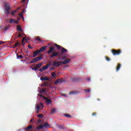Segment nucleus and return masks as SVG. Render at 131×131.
<instances>
[{
	"label": "nucleus",
	"mask_w": 131,
	"mask_h": 131,
	"mask_svg": "<svg viewBox=\"0 0 131 131\" xmlns=\"http://www.w3.org/2000/svg\"><path fill=\"white\" fill-rule=\"evenodd\" d=\"M55 46L57 48V50H61V54H59L58 52L54 51L50 55L51 59H53V58H54V57H57L58 56H61L62 54H65V53H67L68 50L66 49H65V48L61 47L60 45H58L57 44H56V43L55 44Z\"/></svg>",
	"instance_id": "1"
},
{
	"label": "nucleus",
	"mask_w": 131,
	"mask_h": 131,
	"mask_svg": "<svg viewBox=\"0 0 131 131\" xmlns=\"http://www.w3.org/2000/svg\"><path fill=\"white\" fill-rule=\"evenodd\" d=\"M112 53L113 54V56H118L120 54H121V50H115L112 49L111 50Z\"/></svg>",
	"instance_id": "2"
},
{
	"label": "nucleus",
	"mask_w": 131,
	"mask_h": 131,
	"mask_svg": "<svg viewBox=\"0 0 131 131\" xmlns=\"http://www.w3.org/2000/svg\"><path fill=\"white\" fill-rule=\"evenodd\" d=\"M38 96H39L40 98H43V99L45 100L47 105H50L52 102V100L51 99L42 96L41 94H39Z\"/></svg>",
	"instance_id": "3"
},
{
	"label": "nucleus",
	"mask_w": 131,
	"mask_h": 131,
	"mask_svg": "<svg viewBox=\"0 0 131 131\" xmlns=\"http://www.w3.org/2000/svg\"><path fill=\"white\" fill-rule=\"evenodd\" d=\"M4 8L6 12L5 14H7V15H9L10 14V5H9V4H6L5 5Z\"/></svg>",
	"instance_id": "4"
},
{
	"label": "nucleus",
	"mask_w": 131,
	"mask_h": 131,
	"mask_svg": "<svg viewBox=\"0 0 131 131\" xmlns=\"http://www.w3.org/2000/svg\"><path fill=\"white\" fill-rule=\"evenodd\" d=\"M53 65L54 67H59L62 65V61L54 60L53 61Z\"/></svg>",
	"instance_id": "5"
},
{
	"label": "nucleus",
	"mask_w": 131,
	"mask_h": 131,
	"mask_svg": "<svg viewBox=\"0 0 131 131\" xmlns=\"http://www.w3.org/2000/svg\"><path fill=\"white\" fill-rule=\"evenodd\" d=\"M40 60H41V57H36V58L32 59L30 63L32 64V63H36V62H38V61H39Z\"/></svg>",
	"instance_id": "6"
},
{
	"label": "nucleus",
	"mask_w": 131,
	"mask_h": 131,
	"mask_svg": "<svg viewBox=\"0 0 131 131\" xmlns=\"http://www.w3.org/2000/svg\"><path fill=\"white\" fill-rule=\"evenodd\" d=\"M10 24H13V23H15V24H18V20H16L14 19H10L9 22Z\"/></svg>",
	"instance_id": "7"
},
{
	"label": "nucleus",
	"mask_w": 131,
	"mask_h": 131,
	"mask_svg": "<svg viewBox=\"0 0 131 131\" xmlns=\"http://www.w3.org/2000/svg\"><path fill=\"white\" fill-rule=\"evenodd\" d=\"M64 81V79H58L55 81V84H58V83H62Z\"/></svg>",
	"instance_id": "8"
},
{
	"label": "nucleus",
	"mask_w": 131,
	"mask_h": 131,
	"mask_svg": "<svg viewBox=\"0 0 131 131\" xmlns=\"http://www.w3.org/2000/svg\"><path fill=\"white\" fill-rule=\"evenodd\" d=\"M42 109V108H43V103H42V102L40 103L39 105H37L36 106V109H37V110H39V109Z\"/></svg>",
	"instance_id": "9"
},
{
	"label": "nucleus",
	"mask_w": 131,
	"mask_h": 131,
	"mask_svg": "<svg viewBox=\"0 0 131 131\" xmlns=\"http://www.w3.org/2000/svg\"><path fill=\"white\" fill-rule=\"evenodd\" d=\"M47 50V46H43L38 50V53H40V52H43Z\"/></svg>",
	"instance_id": "10"
},
{
	"label": "nucleus",
	"mask_w": 131,
	"mask_h": 131,
	"mask_svg": "<svg viewBox=\"0 0 131 131\" xmlns=\"http://www.w3.org/2000/svg\"><path fill=\"white\" fill-rule=\"evenodd\" d=\"M54 50H55V48H54L53 47H50L49 48V50L47 51L48 54L50 55V54H51V53H53V52L54 51Z\"/></svg>",
	"instance_id": "11"
},
{
	"label": "nucleus",
	"mask_w": 131,
	"mask_h": 131,
	"mask_svg": "<svg viewBox=\"0 0 131 131\" xmlns=\"http://www.w3.org/2000/svg\"><path fill=\"white\" fill-rule=\"evenodd\" d=\"M70 61H71V59H67L64 60L63 61H62V64H63V65L68 64V63H69V62H70Z\"/></svg>",
	"instance_id": "12"
},
{
	"label": "nucleus",
	"mask_w": 131,
	"mask_h": 131,
	"mask_svg": "<svg viewBox=\"0 0 131 131\" xmlns=\"http://www.w3.org/2000/svg\"><path fill=\"white\" fill-rule=\"evenodd\" d=\"M121 67V64L120 63H118L117 66L116 67V71H117V72H118V71H119Z\"/></svg>",
	"instance_id": "13"
},
{
	"label": "nucleus",
	"mask_w": 131,
	"mask_h": 131,
	"mask_svg": "<svg viewBox=\"0 0 131 131\" xmlns=\"http://www.w3.org/2000/svg\"><path fill=\"white\" fill-rule=\"evenodd\" d=\"M39 54V53H38V50L34 51L33 53V58L36 57V55H38Z\"/></svg>",
	"instance_id": "14"
},
{
	"label": "nucleus",
	"mask_w": 131,
	"mask_h": 131,
	"mask_svg": "<svg viewBox=\"0 0 131 131\" xmlns=\"http://www.w3.org/2000/svg\"><path fill=\"white\" fill-rule=\"evenodd\" d=\"M50 66H51L50 63L47 64V65L43 66L42 68L44 70H47V69H48V68H49V67H50Z\"/></svg>",
	"instance_id": "15"
},
{
	"label": "nucleus",
	"mask_w": 131,
	"mask_h": 131,
	"mask_svg": "<svg viewBox=\"0 0 131 131\" xmlns=\"http://www.w3.org/2000/svg\"><path fill=\"white\" fill-rule=\"evenodd\" d=\"M42 66V63H40L37 64H36V68L37 69H37L40 68V67H41Z\"/></svg>",
	"instance_id": "16"
},
{
	"label": "nucleus",
	"mask_w": 131,
	"mask_h": 131,
	"mask_svg": "<svg viewBox=\"0 0 131 131\" xmlns=\"http://www.w3.org/2000/svg\"><path fill=\"white\" fill-rule=\"evenodd\" d=\"M49 78L48 77H42L40 78V80H49Z\"/></svg>",
	"instance_id": "17"
},
{
	"label": "nucleus",
	"mask_w": 131,
	"mask_h": 131,
	"mask_svg": "<svg viewBox=\"0 0 131 131\" xmlns=\"http://www.w3.org/2000/svg\"><path fill=\"white\" fill-rule=\"evenodd\" d=\"M17 31H20V32H22V31H23V30H22V28H21V27H20V26H17Z\"/></svg>",
	"instance_id": "18"
},
{
	"label": "nucleus",
	"mask_w": 131,
	"mask_h": 131,
	"mask_svg": "<svg viewBox=\"0 0 131 131\" xmlns=\"http://www.w3.org/2000/svg\"><path fill=\"white\" fill-rule=\"evenodd\" d=\"M43 127H49L50 126V124L48 123V122H45L43 125Z\"/></svg>",
	"instance_id": "19"
},
{
	"label": "nucleus",
	"mask_w": 131,
	"mask_h": 131,
	"mask_svg": "<svg viewBox=\"0 0 131 131\" xmlns=\"http://www.w3.org/2000/svg\"><path fill=\"white\" fill-rule=\"evenodd\" d=\"M32 128V125H30L27 128H26L25 129L26 131L30 130L29 129H31Z\"/></svg>",
	"instance_id": "20"
},
{
	"label": "nucleus",
	"mask_w": 131,
	"mask_h": 131,
	"mask_svg": "<svg viewBox=\"0 0 131 131\" xmlns=\"http://www.w3.org/2000/svg\"><path fill=\"white\" fill-rule=\"evenodd\" d=\"M58 127L60 129H63L64 128H65V126H64V125H59L58 126Z\"/></svg>",
	"instance_id": "21"
},
{
	"label": "nucleus",
	"mask_w": 131,
	"mask_h": 131,
	"mask_svg": "<svg viewBox=\"0 0 131 131\" xmlns=\"http://www.w3.org/2000/svg\"><path fill=\"white\" fill-rule=\"evenodd\" d=\"M42 127H43V125H39L38 126V127H37V128L38 129H41L42 128Z\"/></svg>",
	"instance_id": "22"
},
{
	"label": "nucleus",
	"mask_w": 131,
	"mask_h": 131,
	"mask_svg": "<svg viewBox=\"0 0 131 131\" xmlns=\"http://www.w3.org/2000/svg\"><path fill=\"white\" fill-rule=\"evenodd\" d=\"M35 39L36 40H37L38 41H39L40 42H41V41H42L41 39H40V38H39V36H38L36 38H35Z\"/></svg>",
	"instance_id": "23"
},
{
	"label": "nucleus",
	"mask_w": 131,
	"mask_h": 131,
	"mask_svg": "<svg viewBox=\"0 0 131 131\" xmlns=\"http://www.w3.org/2000/svg\"><path fill=\"white\" fill-rule=\"evenodd\" d=\"M51 114H54V113H56V109L52 108L51 109Z\"/></svg>",
	"instance_id": "24"
},
{
	"label": "nucleus",
	"mask_w": 131,
	"mask_h": 131,
	"mask_svg": "<svg viewBox=\"0 0 131 131\" xmlns=\"http://www.w3.org/2000/svg\"><path fill=\"white\" fill-rule=\"evenodd\" d=\"M22 58H23V56H22V55H17V59H22Z\"/></svg>",
	"instance_id": "25"
},
{
	"label": "nucleus",
	"mask_w": 131,
	"mask_h": 131,
	"mask_svg": "<svg viewBox=\"0 0 131 131\" xmlns=\"http://www.w3.org/2000/svg\"><path fill=\"white\" fill-rule=\"evenodd\" d=\"M37 117L39 118H42V117H43V115H42V114H40L38 115Z\"/></svg>",
	"instance_id": "26"
},
{
	"label": "nucleus",
	"mask_w": 131,
	"mask_h": 131,
	"mask_svg": "<svg viewBox=\"0 0 131 131\" xmlns=\"http://www.w3.org/2000/svg\"><path fill=\"white\" fill-rule=\"evenodd\" d=\"M69 94V95H74V94H76V92L75 91H71Z\"/></svg>",
	"instance_id": "27"
},
{
	"label": "nucleus",
	"mask_w": 131,
	"mask_h": 131,
	"mask_svg": "<svg viewBox=\"0 0 131 131\" xmlns=\"http://www.w3.org/2000/svg\"><path fill=\"white\" fill-rule=\"evenodd\" d=\"M18 15H19V17H21L23 19V20L24 19V17H23V13H20Z\"/></svg>",
	"instance_id": "28"
},
{
	"label": "nucleus",
	"mask_w": 131,
	"mask_h": 131,
	"mask_svg": "<svg viewBox=\"0 0 131 131\" xmlns=\"http://www.w3.org/2000/svg\"><path fill=\"white\" fill-rule=\"evenodd\" d=\"M64 116L68 117V118H71V116L69 115V114H65Z\"/></svg>",
	"instance_id": "29"
},
{
	"label": "nucleus",
	"mask_w": 131,
	"mask_h": 131,
	"mask_svg": "<svg viewBox=\"0 0 131 131\" xmlns=\"http://www.w3.org/2000/svg\"><path fill=\"white\" fill-rule=\"evenodd\" d=\"M56 76V73H55L54 72L51 73V76H52V77H55V76Z\"/></svg>",
	"instance_id": "30"
},
{
	"label": "nucleus",
	"mask_w": 131,
	"mask_h": 131,
	"mask_svg": "<svg viewBox=\"0 0 131 131\" xmlns=\"http://www.w3.org/2000/svg\"><path fill=\"white\" fill-rule=\"evenodd\" d=\"M20 43H19V42H17L16 43H15L14 44V46H13V48H16V47H17V46H18V45H19Z\"/></svg>",
	"instance_id": "31"
},
{
	"label": "nucleus",
	"mask_w": 131,
	"mask_h": 131,
	"mask_svg": "<svg viewBox=\"0 0 131 131\" xmlns=\"http://www.w3.org/2000/svg\"><path fill=\"white\" fill-rule=\"evenodd\" d=\"M17 37H22V34L20 33H19Z\"/></svg>",
	"instance_id": "32"
},
{
	"label": "nucleus",
	"mask_w": 131,
	"mask_h": 131,
	"mask_svg": "<svg viewBox=\"0 0 131 131\" xmlns=\"http://www.w3.org/2000/svg\"><path fill=\"white\" fill-rule=\"evenodd\" d=\"M105 59H106V61H109L111 60V59H110V58H109V57H108L107 56L105 57Z\"/></svg>",
	"instance_id": "33"
},
{
	"label": "nucleus",
	"mask_w": 131,
	"mask_h": 131,
	"mask_svg": "<svg viewBox=\"0 0 131 131\" xmlns=\"http://www.w3.org/2000/svg\"><path fill=\"white\" fill-rule=\"evenodd\" d=\"M41 93H46V89H41Z\"/></svg>",
	"instance_id": "34"
},
{
	"label": "nucleus",
	"mask_w": 131,
	"mask_h": 131,
	"mask_svg": "<svg viewBox=\"0 0 131 131\" xmlns=\"http://www.w3.org/2000/svg\"><path fill=\"white\" fill-rule=\"evenodd\" d=\"M43 68L42 67L41 69H39V71H40V72H42V71H43Z\"/></svg>",
	"instance_id": "35"
},
{
	"label": "nucleus",
	"mask_w": 131,
	"mask_h": 131,
	"mask_svg": "<svg viewBox=\"0 0 131 131\" xmlns=\"http://www.w3.org/2000/svg\"><path fill=\"white\" fill-rule=\"evenodd\" d=\"M32 70H34L35 71H36L37 70L36 67L35 68H32Z\"/></svg>",
	"instance_id": "36"
},
{
	"label": "nucleus",
	"mask_w": 131,
	"mask_h": 131,
	"mask_svg": "<svg viewBox=\"0 0 131 131\" xmlns=\"http://www.w3.org/2000/svg\"><path fill=\"white\" fill-rule=\"evenodd\" d=\"M85 92H87V93H90V92H91V90L90 89L85 90Z\"/></svg>",
	"instance_id": "37"
},
{
	"label": "nucleus",
	"mask_w": 131,
	"mask_h": 131,
	"mask_svg": "<svg viewBox=\"0 0 131 131\" xmlns=\"http://www.w3.org/2000/svg\"><path fill=\"white\" fill-rule=\"evenodd\" d=\"M37 121L38 123H40L41 122V120L38 119V120H37Z\"/></svg>",
	"instance_id": "38"
},
{
	"label": "nucleus",
	"mask_w": 131,
	"mask_h": 131,
	"mask_svg": "<svg viewBox=\"0 0 131 131\" xmlns=\"http://www.w3.org/2000/svg\"><path fill=\"white\" fill-rule=\"evenodd\" d=\"M11 15H12V16H14V15H15V12L12 11V12H11Z\"/></svg>",
	"instance_id": "39"
},
{
	"label": "nucleus",
	"mask_w": 131,
	"mask_h": 131,
	"mask_svg": "<svg viewBox=\"0 0 131 131\" xmlns=\"http://www.w3.org/2000/svg\"><path fill=\"white\" fill-rule=\"evenodd\" d=\"M5 43V42L3 41H0V45H3Z\"/></svg>",
	"instance_id": "40"
},
{
	"label": "nucleus",
	"mask_w": 131,
	"mask_h": 131,
	"mask_svg": "<svg viewBox=\"0 0 131 131\" xmlns=\"http://www.w3.org/2000/svg\"><path fill=\"white\" fill-rule=\"evenodd\" d=\"M93 116H95V115H97V113H93L92 114Z\"/></svg>",
	"instance_id": "41"
},
{
	"label": "nucleus",
	"mask_w": 131,
	"mask_h": 131,
	"mask_svg": "<svg viewBox=\"0 0 131 131\" xmlns=\"http://www.w3.org/2000/svg\"><path fill=\"white\" fill-rule=\"evenodd\" d=\"M58 57H59L58 58V60H61L62 58L60 57L61 56H58Z\"/></svg>",
	"instance_id": "42"
},
{
	"label": "nucleus",
	"mask_w": 131,
	"mask_h": 131,
	"mask_svg": "<svg viewBox=\"0 0 131 131\" xmlns=\"http://www.w3.org/2000/svg\"><path fill=\"white\" fill-rule=\"evenodd\" d=\"M8 28H9V27H8V26L5 27V30H8Z\"/></svg>",
	"instance_id": "43"
},
{
	"label": "nucleus",
	"mask_w": 131,
	"mask_h": 131,
	"mask_svg": "<svg viewBox=\"0 0 131 131\" xmlns=\"http://www.w3.org/2000/svg\"><path fill=\"white\" fill-rule=\"evenodd\" d=\"M65 59H66V57H65L61 58V60H65Z\"/></svg>",
	"instance_id": "44"
},
{
	"label": "nucleus",
	"mask_w": 131,
	"mask_h": 131,
	"mask_svg": "<svg viewBox=\"0 0 131 131\" xmlns=\"http://www.w3.org/2000/svg\"><path fill=\"white\" fill-rule=\"evenodd\" d=\"M62 96H63V97H67V95L65 94H62Z\"/></svg>",
	"instance_id": "45"
},
{
	"label": "nucleus",
	"mask_w": 131,
	"mask_h": 131,
	"mask_svg": "<svg viewBox=\"0 0 131 131\" xmlns=\"http://www.w3.org/2000/svg\"><path fill=\"white\" fill-rule=\"evenodd\" d=\"M29 49H31V47L30 46V45L28 46Z\"/></svg>",
	"instance_id": "46"
},
{
	"label": "nucleus",
	"mask_w": 131,
	"mask_h": 131,
	"mask_svg": "<svg viewBox=\"0 0 131 131\" xmlns=\"http://www.w3.org/2000/svg\"><path fill=\"white\" fill-rule=\"evenodd\" d=\"M32 121H33V119H31V120H30V122H32Z\"/></svg>",
	"instance_id": "47"
},
{
	"label": "nucleus",
	"mask_w": 131,
	"mask_h": 131,
	"mask_svg": "<svg viewBox=\"0 0 131 131\" xmlns=\"http://www.w3.org/2000/svg\"><path fill=\"white\" fill-rule=\"evenodd\" d=\"M24 39H25V37H24V38H23V41H24Z\"/></svg>",
	"instance_id": "48"
},
{
	"label": "nucleus",
	"mask_w": 131,
	"mask_h": 131,
	"mask_svg": "<svg viewBox=\"0 0 131 131\" xmlns=\"http://www.w3.org/2000/svg\"><path fill=\"white\" fill-rule=\"evenodd\" d=\"M25 44H24V43H23V41L22 42V46H24Z\"/></svg>",
	"instance_id": "49"
},
{
	"label": "nucleus",
	"mask_w": 131,
	"mask_h": 131,
	"mask_svg": "<svg viewBox=\"0 0 131 131\" xmlns=\"http://www.w3.org/2000/svg\"><path fill=\"white\" fill-rule=\"evenodd\" d=\"M91 79L90 78L87 79V80H90Z\"/></svg>",
	"instance_id": "50"
},
{
	"label": "nucleus",
	"mask_w": 131,
	"mask_h": 131,
	"mask_svg": "<svg viewBox=\"0 0 131 131\" xmlns=\"http://www.w3.org/2000/svg\"><path fill=\"white\" fill-rule=\"evenodd\" d=\"M13 12H14V13H15L17 12V10L14 11Z\"/></svg>",
	"instance_id": "51"
},
{
	"label": "nucleus",
	"mask_w": 131,
	"mask_h": 131,
	"mask_svg": "<svg viewBox=\"0 0 131 131\" xmlns=\"http://www.w3.org/2000/svg\"><path fill=\"white\" fill-rule=\"evenodd\" d=\"M97 101H100V99H97Z\"/></svg>",
	"instance_id": "52"
}]
</instances>
